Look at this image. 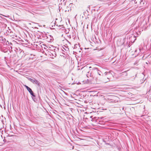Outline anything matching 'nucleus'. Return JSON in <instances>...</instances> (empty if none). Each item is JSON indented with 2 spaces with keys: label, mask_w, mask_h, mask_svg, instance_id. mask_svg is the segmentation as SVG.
<instances>
[{
  "label": "nucleus",
  "mask_w": 151,
  "mask_h": 151,
  "mask_svg": "<svg viewBox=\"0 0 151 151\" xmlns=\"http://www.w3.org/2000/svg\"><path fill=\"white\" fill-rule=\"evenodd\" d=\"M9 44V42L8 41L3 37H1V47H5Z\"/></svg>",
  "instance_id": "f257e3e1"
},
{
  "label": "nucleus",
  "mask_w": 151,
  "mask_h": 151,
  "mask_svg": "<svg viewBox=\"0 0 151 151\" xmlns=\"http://www.w3.org/2000/svg\"><path fill=\"white\" fill-rule=\"evenodd\" d=\"M28 79L34 84H36L38 86H40V83L39 81L36 79L35 78H28Z\"/></svg>",
  "instance_id": "f03ea898"
},
{
  "label": "nucleus",
  "mask_w": 151,
  "mask_h": 151,
  "mask_svg": "<svg viewBox=\"0 0 151 151\" xmlns=\"http://www.w3.org/2000/svg\"><path fill=\"white\" fill-rule=\"evenodd\" d=\"M48 53L50 57L52 58H54L56 55V52L53 50H50Z\"/></svg>",
  "instance_id": "7ed1b4c3"
},
{
  "label": "nucleus",
  "mask_w": 151,
  "mask_h": 151,
  "mask_svg": "<svg viewBox=\"0 0 151 151\" xmlns=\"http://www.w3.org/2000/svg\"><path fill=\"white\" fill-rule=\"evenodd\" d=\"M25 87L27 88V91L29 92L30 93L31 95L33 97H32V99L34 101H35V98L34 97H35V95L34 94L33 92L32 91L31 88H30L29 87L25 85Z\"/></svg>",
  "instance_id": "20e7f679"
},
{
  "label": "nucleus",
  "mask_w": 151,
  "mask_h": 151,
  "mask_svg": "<svg viewBox=\"0 0 151 151\" xmlns=\"http://www.w3.org/2000/svg\"><path fill=\"white\" fill-rule=\"evenodd\" d=\"M105 73L106 74V76L107 78L109 80V79L113 78V75L112 73H111L110 72H105Z\"/></svg>",
  "instance_id": "39448f33"
},
{
  "label": "nucleus",
  "mask_w": 151,
  "mask_h": 151,
  "mask_svg": "<svg viewBox=\"0 0 151 151\" xmlns=\"http://www.w3.org/2000/svg\"><path fill=\"white\" fill-rule=\"evenodd\" d=\"M1 30H2V32H4L7 30H5L6 29V25L5 24H2L1 22Z\"/></svg>",
  "instance_id": "423d86ee"
},
{
  "label": "nucleus",
  "mask_w": 151,
  "mask_h": 151,
  "mask_svg": "<svg viewBox=\"0 0 151 151\" xmlns=\"http://www.w3.org/2000/svg\"><path fill=\"white\" fill-rule=\"evenodd\" d=\"M98 72L99 70L97 68H94L92 70V73L94 74L96 76L98 75L97 74L98 73Z\"/></svg>",
  "instance_id": "0eeeda50"
},
{
  "label": "nucleus",
  "mask_w": 151,
  "mask_h": 151,
  "mask_svg": "<svg viewBox=\"0 0 151 151\" xmlns=\"http://www.w3.org/2000/svg\"><path fill=\"white\" fill-rule=\"evenodd\" d=\"M127 71H125L122 73V74L121 75V76H127Z\"/></svg>",
  "instance_id": "6e6552de"
},
{
  "label": "nucleus",
  "mask_w": 151,
  "mask_h": 151,
  "mask_svg": "<svg viewBox=\"0 0 151 151\" xmlns=\"http://www.w3.org/2000/svg\"><path fill=\"white\" fill-rule=\"evenodd\" d=\"M91 76V74L89 72H88V73L87 74V76L88 77H89V76Z\"/></svg>",
  "instance_id": "1a4fd4ad"
},
{
  "label": "nucleus",
  "mask_w": 151,
  "mask_h": 151,
  "mask_svg": "<svg viewBox=\"0 0 151 151\" xmlns=\"http://www.w3.org/2000/svg\"><path fill=\"white\" fill-rule=\"evenodd\" d=\"M1 123H2V124H3V127L4 128V125H5V121H4V120H1Z\"/></svg>",
  "instance_id": "9d476101"
},
{
  "label": "nucleus",
  "mask_w": 151,
  "mask_h": 151,
  "mask_svg": "<svg viewBox=\"0 0 151 151\" xmlns=\"http://www.w3.org/2000/svg\"><path fill=\"white\" fill-rule=\"evenodd\" d=\"M101 71L99 70L98 73V75H99V76H101Z\"/></svg>",
  "instance_id": "9b49d317"
},
{
  "label": "nucleus",
  "mask_w": 151,
  "mask_h": 151,
  "mask_svg": "<svg viewBox=\"0 0 151 151\" xmlns=\"http://www.w3.org/2000/svg\"><path fill=\"white\" fill-rule=\"evenodd\" d=\"M65 51H68L69 50V48L68 47H66V48L65 49Z\"/></svg>",
  "instance_id": "f8f14e48"
},
{
  "label": "nucleus",
  "mask_w": 151,
  "mask_h": 151,
  "mask_svg": "<svg viewBox=\"0 0 151 151\" xmlns=\"http://www.w3.org/2000/svg\"><path fill=\"white\" fill-rule=\"evenodd\" d=\"M101 119H103V117H101Z\"/></svg>",
  "instance_id": "ddd939ff"
},
{
  "label": "nucleus",
  "mask_w": 151,
  "mask_h": 151,
  "mask_svg": "<svg viewBox=\"0 0 151 151\" xmlns=\"http://www.w3.org/2000/svg\"><path fill=\"white\" fill-rule=\"evenodd\" d=\"M11 45H12V43H10V46H11Z\"/></svg>",
  "instance_id": "4468645a"
},
{
  "label": "nucleus",
  "mask_w": 151,
  "mask_h": 151,
  "mask_svg": "<svg viewBox=\"0 0 151 151\" xmlns=\"http://www.w3.org/2000/svg\"><path fill=\"white\" fill-rule=\"evenodd\" d=\"M5 140L4 139L3 140V141H4L5 142Z\"/></svg>",
  "instance_id": "2eb2a0df"
},
{
  "label": "nucleus",
  "mask_w": 151,
  "mask_h": 151,
  "mask_svg": "<svg viewBox=\"0 0 151 151\" xmlns=\"http://www.w3.org/2000/svg\"><path fill=\"white\" fill-rule=\"evenodd\" d=\"M0 17H1V18H2V17L1 16Z\"/></svg>",
  "instance_id": "dca6fc26"
},
{
  "label": "nucleus",
  "mask_w": 151,
  "mask_h": 151,
  "mask_svg": "<svg viewBox=\"0 0 151 151\" xmlns=\"http://www.w3.org/2000/svg\"><path fill=\"white\" fill-rule=\"evenodd\" d=\"M92 116H91L90 118H92Z\"/></svg>",
  "instance_id": "f3484780"
},
{
  "label": "nucleus",
  "mask_w": 151,
  "mask_h": 151,
  "mask_svg": "<svg viewBox=\"0 0 151 151\" xmlns=\"http://www.w3.org/2000/svg\"><path fill=\"white\" fill-rule=\"evenodd\" d=\"M5 62L6 63V62L5 60Z\"/></svg>",
  "instance_id": "a211bd4d"
},
{
  "label": "nucleus",
  "mask_w": 151,
  "mask_h": 151,
  "mask_svg": "<svg viewBox=\"0 0 151 151\" xmlns=\"http://www.w3.org/2000/svg\"><path fill=\"white\" fill-rule=\"evenodd\" d=\"M2 138V135L1 136Z\"/></svg>",
  "instance_id": "6ab92c4d"
},
{
  "label": "nucleus",
  "mask_w": 151,
  "mask_h": 151,
  "mask_svg": "<svg viewBox=\"0 0 151 151\" xmlns=\"http://www.w3.org/2000/svg\"><path fill=\"white\" fill-rule=\"evenodd\" d=\"M1 128L0 129L1 130Z\"/></svg>",
  "instance_id": "aec40b11"
}]
</instances>
